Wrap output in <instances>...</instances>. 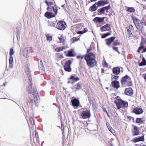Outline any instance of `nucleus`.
Instances as JSON below:
<instances>
[{
  "label": "nucleus",
  "mask_w": 146,
  "mask_h": 146,
  "mask_svg": "<svg viewBox=\"0 0 146 146\" xmlns=\"http://www.w3.org/2000/svg\"><path fill=\"white\" fill-rule=\"evenodd\" d=\"M27 74L30 83L27 88L28 94L26 97V99L28 103L31 104V106L34 102L36 106L37 103H38V100L39 98L37 89L36 87L34 86L33 84L31 83L32 78L31 74L29 72H28Z\"/></svg>",
  "instance_id": "f257e3e1"
},
{
  "label": "nucleus",
  "mask_w": 146,
  "mask_h": 146,
  "mask_svg": "<svg viewBox=\"0 0 146 146\" xmlns=\"http://www.w3.org/2000/svg\"><path fill=\"white\" fill-rule=\"evenodd\" d=\"M95 55L92 52L84 55V59L87 64L88 66L90 67L97 66V62L95 59Z\"/></svg>",
  "instance_id": "f03ea898"
},
{
  "label": "nucleus",
  "mask_w": 146,
  "mask_h": 146,
  "mask_svg": "<svg viewBox=\"0 0 146 146\" xmlns=\"http://www.w3.org/2000/svg\"><path fill=\"white\" fill-rule=\"evenodd\" d=\"M116 100L114 101V103L116 104L118 109H120L122 108H125L128 107V102L121 99L120 97L117 96Z\"/></svg>",
  "instance_id": "7ed1b4c3"
},
{
  "label": "nucleus",
  "mask_w": 146,
  "mask_h": 146,
  "mask_svg": "<svg viewBox=\"0 0 146 146\" xmlns=\"http://www.w3.org/2000/svg\"><path fill=\"white\" fill-rule=\"evenodd\" d=\"M129 79L130 80L131 77L127 75L123 77L121 79V85L123 87L126 86L127 83V81Z\"/></svg>",
  "instance_id": "20e7f679"
},
{
  "label": "nucleus",
  "mask_w": 146,
  "mask_h": 146,
  "mask_svg": "<svg viewBox=\"0 0 146 146\" xmlns=\"http://www.w3.org/2000/svg\"><path fill=\"white\" fill-rule=\"evenodd\" d=\"M66 25L65 22L62 21H59L57 24V28L61 30H64L66 27Z\"/></svg>",
  "instance_id": "39448f33"
},
{
  "label": "nucleus",
  "mask_w": 146,
  "mask_h": 146,
  "mask_svg": "<svg viewBox=\"0 0 146 146\" xmlns=\"http://www.w3.org/2000/svg\"><path fill=\"white\" fill-rule=\"evenodd\" d=\"M81 115L83 119L89 118L91 116L90 111L88 110L83 111L82 112Z\"/></svg>",
  "instance_id": "423d86ee"
},
{
  "label": "nucleus",
  "mask_w": 146,
  "mask_h": 146,
  "mask_svg": "<svg viewBox=\"0 0 146 146\" xmlns=\"http://www.w3.org/2000/svg\"><path fill=\"white\" fill-rule=\"evenodd\" d=\"M143 111V110L142 108L136 107L133 109L131 113H134L135 114L139 115L142 113Z\"/></svg>",
  "instance_id": "0eeeda50"
},
{
  "label": "nucleus",
  "mask_w": 146,
  "mask_h": 146,
  "mask_svg": "<svg viewBox=\"0 0 146 146\" xmlns=\"http://www.w3.org/2000/svg\"><path fill=\"white\" fill-rule=\"evenodd\" d=\"M132 126H133V128L132 129V135L133 136L137 135L139 134V131L138 127L133 125Z\"/></svg>",
  "instance_id": "6e6552de"
},
{
  "label": "nucleus",
  "mask_w": 146,
  "mask_h": 146,
  "mask_svg": "<svg viewBox=\"0 0 146 146\" xmlns=\"http://www.w3.org/2000/svg\"><path fill=\"white\" fill-rule=\"evenodd\" d=\"M110 25L108 23L102 26L100 28V31L102 32L110 31L111 30Z\"/></svg>",
  "instance_id": "1a4fd4ad"
},
{
  "label": "nucleus",
  "mask_w": 146,
  "mask_h": 146,
  "mask_svg": "<svg viewBox=\"0 0 146 146\" xmlns=\"http://www.w3.org/2000/svg\"><path fill=\"white\" fill-rule=\"evenodd\" d=\"M31 51V48H26L23 51V55L26 58H28L29 57L28 54L30 53Z\"/></svg>",
  "instance_id": "9d476101"
},
{
  "label": "nucleus",
  "mask_w": 146,
  "mask_h": 146,
  "mask_svg": "<svg viewBox=\"0 0 146 146\" xmlns=\"http://www.w3.org/2000/svg\"><path fill=\"white\" fill-rule=\"evenodd\" d=\"M71 102L72 106L74 107H78L80 104L79 100L76 98L72 99L71 100Z\"/></svg>",
  "instance_id": "9b49d317"
},
{
  "label": "nucleus",
  "mask_w": 146,
  "mask_h": 146,
  "mask_svg": "<svg viewBox=\"0 0 146 146\" xmlns=\"http://www.w3.org/2000/svg\"><path fill=\"white\" fill-rule=\"evenodd\" d=\"M124 93L127 95L131 96L133 94V90L130 87L126 88L125 90Z\"/></svg>",
  "instance_id": "f8f14e48"
},
{
  "label": "nucleus",
  "mask_w": 146,
  "mask_h": 146,
  "mask_svg": "<svg viewBox=\"0 0 146 146\" xmlns=\"http://www.w3.org/2000/svg\"><path fill=\"white\" fill-rule=\"evenodd\" d=\"M44 16L48 19H50L55 17V15L50 11H47L44 14Z\"/></svg>",
  "instance_id": "ddd939ff"
},
{
  "label": "nucleus",
  "mask_w": 146,
  "mask_h": 146,
  "mask_svg": "<svg viewBox=\"0 0 146 146\" xmlns=\"http://www.w3.org/2000/svg\"><path fill=\"white\" fill-rule=\"evenodd\" d=\"M115 36H111L108 39H106L105 40L106 41V44L108 46H110V45L112 42H113L115 39Z\"/></svg>",
  "instance_id": "4468645a"
},
{
  "label": "nucleus",
  "mask_w": 146,
  "mask_h": 146,
  "mask_svg": "<svg viewBox=\"0 0 146 146\" xmlns=\"http://www.w3.org/2000/svg\"><path fill=\"white\" fill-rule=\"evenodd\" d=\"M111 85L113 88L116 89H118L120 87L119 82L118 80L113 81L111 82Z\"/></svg>",
  "instance_id": "2eb2a0df"
},
{
  "label": "nucleus",
  "mask_w": 146,
  "mask_h": 146,
  "mask_svg": "<svg viewBox=\"0 0 146 146\" xmlns=\"http://www.w3.org/2000/svg\"><path fill=\"white\" fill-rule=\"evenodd\" d=\"M108 3L109 2L107 0H100L96 3L98 7L103 6Z\"/></svg>",
  "instance_id": "dca6fc26"
},
{
  "label": "nucleus",
  "mask_w": 146,
  "mask_h": 146,
  "mask_svg": "<svg viewBox=\"0 0 146 146\" xmlns=\"http://www.w3.org/2000/svg\"><path fill=\"white\" fill-rule=\"evenodd\" d=\"M105 18L104 17H96L93 19V21L95 23H101L104 21Z\"/></svg>",
  "instance_id": "f3484780"
},
{
  "label": "nucleus",
  "mask_w": 146,
  "mask_h": 146,
  "mask_svg": "<svg viewBox=\"0 0 146 146\" xmlns=\"http://www.w3.org/2000/svg\"><path fill=\"white\" fill-rule=\"evenodd\" d=\"M121 70L119 67H116L113 68L112 70V72L114 74L118 75L120 73Z\"/></svg>",
  "instance_id": "a211bd4d"
},
{
  "label": "nucleus",
  "mask_w": 146,
  "mask_h": 146,
  "mask_svg": "<svg viewBox=\"0 0 146 146\" xmlns=\"http://www.w3.org/2000/svg\"><path fill=\"white\" fill-rule=\"evenodd\" d=\"M39 60L40 61L38 63L39 68L40 70H40L42 72L44 71V68L42 61L41 59H39Z\"/></svg>",
  "instance_id": "6ab92c4d"
},
{
  "label": "nucleus",
  "mask_w": 146,
  "mask_h": 146,
  "mask_svg": "<svg viewBox=\"0 0 146 146\" xmlns=\"http://www.w3.org/2000/svg\"><path fill=\"white\" fill-rule=\"evenodd\" d=\"M97 3H96L90 7L89 9V10L90 11H94L96 10L98 8V6H96Z\"/></svg>",
  "instance_id": "aec40b11"
},
{
  "label": "nucleus",
  "mask_w": 146,
  "mask_h": 146,
  "mask_svg": "<svg viewBox=\"0 0 146 146\" xmlns=\"http://www.w3.org/2000/svg\"><path fill=\"white\" fill-rule=\"evenodd\" d=\"M74 50L73 49H71L70 50H69L67 54L66 55L67 57H74V54H73Z\"/></svg>",
  "instance_id": "412c9836"
},
{
  "label": "nucleus",
  "mask_w": 146,
  "mask_h": 146,
  "mask_svg": "<svg viewBox=\"0 0 146 146\" xmlns=\"http://www.w3.org/2000/svg\"><path fill=\"white\" fill-rule=\"evenodd\" d=\"M76 75H72L71 76V77L68 78V80H72L73 81H77L80 80V78L78 77H74Z\"/></svg>",
  "instance_id": "4be33fe9"
},
{
  "label": "nucleus",
  "mask_w": 146,
  "mask_h": 146,
  "mask_svg": "<svg viewBox=\"0 0 146 146\" xmlns=\"http://www.w3.org/2000/svg\"><path fill=\"white\" fill-rule=\"evenodd\" d=\"M97 11L98 12V15H100L105 14V11L104 7L98 9Z\"/></svg>",
  "instance_id": "5701e85b"
},
{
  "label": "nucleus",
  "mask_w": 146,
  "mask_h": 146,
  "mask_svg": "<svg viewBox=\"0 0 146 146\" xmlns=\"http://www.w3.org/2000/svg\"><path fill=\"white\" fill-rule=\"evenodd\" d=\"M139 66H142L146 65V60L144 57H143L142 61L139 63Z\"/></svg>",
  "instance_id": "b1692460"
},
{
  "label": "nucleus",
  "mask_w": 146,
  "mask_h": 146,
  "mask_svg": "<svg viewBox=\"0 0 146 146\" xmlns=\"http://www.w3.org/2000/svg\"><path fill=\"white\" fill-rule=\"evenodd\" d=\"M146 43V39L143 37H141V40L140 43V46L144 47V44Z\"/></svg>",
  "instance_id": "393cba45"
},
{
  "label": "nucleus",
  "mask_w": 146,
  "mask_h": 146,
  "mask_svg": "<svg viewBox=\"0 0 146 146\" xmlns=\"http://www.w3.org/2000/svg\"><path fill=\"white\" fill-rule=\"evenodd\" d=\"M76 86V87H75L76 88V91L80 90L82 88V84L81 82H78Z\"/></svg>",
  "instance_id": "a878e982"
},
{
  "label": "nucleus",
  "mask_w": 146,
  "mask_h": 146,
  "mask_svg": "<svg viewBox=\"0 0 146 146\" xmlns=\"http://www.w3.org/2000/svg\"><path fill=\"white\" fill-rule=\"evenodd\" d=\"M111 35V33L110 32H108L106 33H105L102 35L101 38H105L107 36H108L109 35Z\"/></svg>",
  "instance_id": "bb28decb"
},
{
  "label": "nucleus",
  "mask_w": 146,
  "mask_h": 146,
  "mask_svg": "<svg viewBox=\"0 0 146 146\" xmlns=\"http://www.w3.org/2000/svg\"><path fill=\"white\" fill-rule=\"evenodd\" d=\"M72 64V62L70 60H69L68 61H67L65 63L64 66L65 67L66 66H71V64Z\"/></svg>",
  "instance_id": "cd10ccee"
},
{
  "label": "nucleus",
  "mask_w": 146,
  "mask_h": 146,
  "mask_svg": "<svg viewBox=\"0 0 146 146\" xmlns=\"http://www.w3.org/2000/svg\"><path fill=\"white\" fill-rule=\"evenodd\" d=\"M136 122L137 123H142L143 120L141 118H137L136 119Z\"/></svg>",
  "instance_id": "c85d7f7f"
},
{
  "label": "nucleus",
  "mask_w": 146,
  "mask_h": 146,
  "mask_svg": "<svg viewBox=\"0 0 146 146\" xmlns=\"http://www.w3.org/2000/svg\"><path fill=\"white\" fill-rule=\"evenodd\" d=\"M64 70L68 72H70L72 70L71 68V66H66L65 67V66H64Z\"/></svg>",
  "instance_id": "c756f323"
},
{
  "label": "nucleus",
  "mask_w": 146,
  "mask_h": 146,
  "mask_svg": "<svg viewBox=\"0 0 146 146\" xmlns=\"http://www.w3.org/2000/svg\"><path fill=\"white\" fill-rule=\"evenodd\" d=\"M127 11L131 13H133L135 11V9L133 7H129L127 9Z\"/></svg>",
  "instance_id": "7c9ffc66"
},
{
  "label": "nucleus",
  "mask_w": 146,
  "mask_h": 146,
  "mask_svg": "<svg viewBox=\"0 0 146 146\" xmlns=\"http://www.w3.org/2000/svg\"><path fill=\"white\" fill-rule=\"evenodd\" d=\"M35 137L33 139L34 141L35 139H36V141L37 143H39V138L38 137V133H35Z\"/></svg>",
  "instance_id": "2f4dec72"
},
{
  "label": "nucleus",
  "mask_w": 146,
  "mask_h": 146,
  "mask_svg": "<svg viewBox=\"0 0 146 146\" xmlns=\"http://www.w3.org/2000/svg\"><path fill=\"white\" fill-rule=\"evenodd\" d=\"M127 86H131L132 85V81L131 80V79L130 80L129 79H128V80L127 81Z\"/></svg>",
  "instance_id": "473e14b6"
},
{
  "label": "nucleus",
  "mask_w": 146,
  "mask_h": 146,
  "mask_svg": "<svg viewBox=\"0 0 146 146\" xmlns=\"http://www.w3.org/2000/svg\"><path fill=\"white\" fill-rule=\"evenodd\" d=\"M58 39L60 40L59 42L64 43L65 41L64 37L62 36V35H61L60 37H58Z\"/></svg>",
  "instance_id": "72a5a7b5"
},
{
  "label": "nucleus",
  "mask_w": 146,
  "mask_h": 146,
  "mask_svg": "<svg viewBox=\"0 0 146 146\" xmlns=\"http://www.w3.org/2000/svg\"><path fill=\"white\" fill-rule=\"evenodd\" d=\"M104 11H106V13H108V10L110 9L111 7L110 5H109L107 6H105L104 7Z\"/></svg>",
  "instance_id": "f704fd0d"
},
{
  "label": "nucleus",
  "mask_w": 146,
  "mask_h": 146,
  "mask_svg": "<svg viewBox=\"0 0 146 146\" xmlns=\"http://www.w3.org/2000/svg\"><path fill=\"white\" fill-rule=\"evenodd\" d=\"M120 44L118 40H114L113 43V45L114 46L119 45Z\"/></svg>",
  "instance_id": "c9c22d12"
},
{
  "label": "nucleus",
  "mask_w": 146,
  "mask_h": 146,
  "mask_svg": "<svg viewBox=\"0 0 146 146\" xmlns=\"http://www.w3.org/2000/svg\"><path fill=\"white\" fill-rule=\"evenodd\" d=\"M137 137L139 141H144V135L142 136H141L138 137Z\"/></svg>",
  "instance_id": "e433bc0d"
},
{
  "label": "nucleus",
  "mask_w": 146,
  "mask_h": 146,
  "mask_svg": "<svg viewBox=\"0 0 146 146\" xmlns=\"http://www.w3.org/2000/svg\"><path fill=\"white\" fill-rule=\"evenodd\" d=\"M64 46H63L62 47H59L58 48H57L55 49V50L57 52H60L62 51L63 50V47H64Z\"/></svg>",
  "instance_id": "4c0bfd02"
},
{
  "label": "nucleus",
  "mask_w": 146,
  "mask_h": 146,
  "mask_svg": "<svg viewBox=\"0 0 146 146\" xmlns=\"http://www.w3.org/2000/svg\"><path fill=\"white\" fill-rule=\"evenodd\" d=\"M9 61L10 64H12L13 62V56H10V58L9 59Z\"/></svg>",
  "instance_id": "58836bf2"
},
{
  "label": "nucleus",
  "mask_w": 146,
  "mask_h": 146,
  "mask_svg": "<svg viewBox=\"0 0 146 146\" xmlns=\"http://www.w3.org/2000/svg\"><path fill=\"white\" fill-rule=\"evenodd\" d=\"M107 126L108 128L109 131H110L111 133H112L113 134L114 131L112 128L111 127V126H110L109 125H107Z\"/></svg>",
  "instance_id": "ea45409f"
},
{
  "label": "nucleus",
  "mask_w": 146,
  "mask_h": 146,
  "mask_svg": "<svg viewBox=\"0 0 146 146\" xmlns=\"http://www.w3.org/2000/svg\"><path fill=\"white\" fill-rule=\"evenodd\" d=\"M79 39V38L76 37H73L72 38V43H74L75 41H77Z\"/></svg>",
  "instance_id": "a19ab883"
},
{
  "label": "nucleus",
  "mask_w": 146,
  "mask_h": 146,
  "mask_svg": "<svg viewBox=\"0 0 146 146\" xmlns=\"http://www.w3.org/2000/svg\"><path fill=\"white\" fill-rule=\"evenodd\" d=\"M126 118L129 120V121H130L131 120H132L133 121H134V118L133 117L129 116H126Z\"/></svg>",
  "instance_id": "79ce46f5"
},
{
  "label": "nucleus",
  "mask_w": 146,
  "mask_h": 146,
  "mask_svg": "<svg viewBox=\"0 0 146 146\" xmlns=\"http://www.w3.org/2000/svg\"><path fill=\"white\" fill-rule=\"evenodd\" d=\"M47 10L50 11H52L53 9H54V7L52 6H48Z\"/></svg>",
  "instance_id": "37998d69"
},
{
  "label": "nucleus",
  "mask_w": 146,
  "mask_h": 146,
  "mask_svg": "<svg viewBox=\"0 0 146 146\" xmlns=\"http://www.w3.org/2000/svg\"><path fill=\"white\" fill-rule=\"evenodd\" d=\"M46 37L47 40L51 41L52 40V36H49L48 34H47L46 35Z\"/></svg>",
  "instance_id": "c03bdc74"
},
{
  "label": "nucleus",
  "mask_w": 146,
  "mask_h": 146,
  "mask_svg": "<svg viewBox=\"0 0 146 146\" xmlns=\"http://www.w3.org/2000/svg\"><path fill=\"white\" fill-rule=\"evenodd\" d=\"M58 9L56 8L55 6H54V9H53L52 11L54 12L55 15H56L58 13Z\"/></svg>",
  "instance_id": "a18cd8bd"
},
{
  "label": "nucleus",
  "mask_w": 146,
  "mask_h": 146,
  "mask_svg": "<svg viewBox=\"0 0 146 146\" xmlns=\"http://www.w3.org/2000/svg\"><path fill=\"white\" fill-rule=\"evenodd\" d=\"M127 32L128 34H129V37H132L133 36V34L131 32V30H129L128 29H127Z\"/></svg>",
  "instance_id": "49530a36"
},
{
  "label": "nucleus",
  "mask_w": 146,
  "mask_h": 146,
  "mask_svg": "<svg viewBox=\"0 0 146 146\" xmlns=\"http://www.w3.org/2000/svg\"><path fill=\"white\" fill-rule=\"evenodd\" d=\"M14 53V51L13 48H10L9 52L10 56H12Z\"/></svg>",
  "instance_id": "de8ad7c7"
},
{
  "label": "nucleus",
  "mask_w": 146,
  "mask_h": 146,
  "mask_svg": "<svg viewBox=\"0 0 146 146\" xmlns=\"http://www.w3.org/2000/svg\"><path fill=\"white\" fill-rule=\"evenodd\" d=\"M44 2L48 6H50V5H53V2H49L47 0H45L44 1Z\"/></svg>",
  "instance_id": "09e8293b"
},
{
  "label": "nucleus",
  "mask_w": 146,
  "mask_h": 146,
  "mask_svg": "<svg viewBox=\"0 0 146 146\" xmlns=\"http://www.w3.org/2000/svg\"><path fill=\"white\" fill-rule=\"evenodd\" d=\"M30 121L31 124L32 125H33L35 124V121L33 118V117H30Z\"/></svg>",
  "instance_id": "8fccbe9b"
},
{
  "label": "nucleus",
  "mask_w": 146,
  "mask_h": 146,
  "mask_svg": "<svg viewBox=\"0 0 146 146\" xmlns=\"http://www.w3.org/2000/svg\"><path fill=\"white\" fill-rule=\"evenodd\" d=\"M127 29H128L129 30L132 31L133 29V27L132 25H130L129 27H127Z\"/></svg>",
  "instance_id": "3c124183"
},
{
  "label": "nucleus",
  "mask_w": 146,
  "mask_h": 146,
  "mask_svg": "<svg viewBox=\"0 0 146 146\" xmlns=\"http://www.w3.org/2000/svg\"><path fill=\"white\" fill-rule=\"evenodd\" d=\"M55 23L52 22H51L49 23V26L50 27H54L55 26Z\"/></svg>",
  "instance_id": "603ef678"
},
{
  "label": "nucleus",
  "mask_w": 146,
  "mask_h": 146,
  "mask_svg": "<svg viewBox=\"0 0 146 146\" xmlns=\"http://www.w3.org/2000/svg\"><path fill=\"white\" fill-rule=\"evenodd\" d=\"M144 47L143 46H140L138 48V49L137 50V52L140 53V51Z\"/></svg>",
  "instance_id": "864d4df0"
},
{
  "label": "nucleus",
  "mask_w": 146,
  "mask_h": 146,
  "mask_svg": "<svg viewBox=\"0 0 146 146\" xmlns=\"http://www.w3.org/2000/svg\"><path fill=\"white\" fill-rule=\"evenodd\" d=\"M133 141L134 143H136L137 142L139 141L137 137L134 138L133 139Z\"/></svg>",
  "instance_id": "5fc2aeb1"
},
{
  "label": "nucleus",
  "mask_w": 146,
  "mask_h": 146,
  "mask_svg": "<svg viewBox=\"0 0 146 146\" xmlns=\"http://www.w3.org/2000/svg\"><path fill=\"white\" fill-rule=\"evenodd\" d=\"M84 57V55H83L81 56V55H80L77 56L76 58L77 59H79L81 58V59H82Z\"/></svg>",
  "instance_id": "6e6d98bb"
},
{
  "label": "nucleus",
  "mask_w": 146,
  "mask_h": 146,
  "mask_svg": "<svg viewBox=\"0 0 146 146\" xmlns=\"http://www.w3.org/2000/svg\"><path fill=\"white\" fill-rule=\"evenodd\" d=\"M111 75L112 76H113V78L115 80H118L119 78V76L117 75H114L113 76L112 74H111Z\"/></svg>",
  "instance_id": "4d7b16f0"
},
{
  "label": "nucleus",
  "mask_w": 146,
  "mask_h": 146,
  "mask_svg": "<svg viewBox=\"0 0 146 146\" xmlns=\"http://www.w3.org/2000/svg\"><path fill=\"white\" fill-rule=\"evenodd\" d=\"M113 49L116 52H117V50H118V48L117 47L113 46L112 47Z\"/></svg>",
  "instance_id": "13d9d810"
},
{
  "label": "nucleus",
  "mask_w": 146,
  "mask_h": 146,
  "mask_svg": "<svg viewBox=\"0 0 146 146\" xmlns=\"http://www.w3.org/2000/svg\"><path fill=\"white\" fill-rule=\"evenodd\" d=\"M77 33L78 34H83L84 33L83 31H77Z\"/></svg>",
  "instance_id": "bf43d9fd"
},
{
  "label": "nucleus",
  "mask_w": 146,
  "mask_h": 146,
  "mask_svg": "<svg viewBox=\"0 0 146 146\" xmlns=\"http://www.w3.org/2000/svg\"><path fill=\"white\" fill-rule=\"evenodd\" d=\"M103 110L104 111L106 112V113L108 116V117H110V115L108 114V113L107 111V110L105 108H104V109H103Z\"/></svg>",
  "instance_id": "052dcab7"
},
{
  "label": "nucleus",
  "mask_w": 146,
  "mask_h": 146,
  "mask_svg": "<svg viewBox=\"0 0 146 146\" xmlns=\"http://www.w3.org/2000/svg\"><path fill=\"white\" fill-rule=\"evenodd\" d=\"M92 50V49L91 48H90L89 49H87V54H88V53H90V52H89L90 51H91Z\"/></svg>",
  "instance_id": "680f3d73"
},
{
  "label": "nucleus",
  "mask_w": 146,
  "mask_h": 146,
  "mask_svg": "<svg viewBox=\"0 0 146 146\" xmlns=\"http://www.w3.org/2000/svg\"><path fill=\"white\" fill-rule=\"evenodd\" d=\"M104 67H107L108 66V63L106 62V61H105V62L104 63Z\"/></svg>",
  "instance_id": "e2e57ef3"
},
{
  "label": "nucleus",
  "mask_w": 146,
  "mask_h": 146,
  "mask_svg": "<svg viewBox=\"0 0 146 146\" xmlns=\"http://www.w3.org/2000/svg\"><path fill=\"white\" fill-rule=\"evenodd\" d=\"M138 20L137 18H135L133 19V21L134 23H135V22H137Z\"/></svg>",
  "instance_id": "0e129e2a"
},
{
  "label": "nucleus",
  "mask_w": 146,
  "mask_h": 146,
  "mask_svg": "<svg viewBox=\"0 0 146 146\" xmlns=\"http://www.w3.org/2000/svg\"><path fill=\"white\" fill-rule=\"evenodd\" d=\"M143 51L142 52V53H143L144 52H146V47L145 48H143Z\"/></svg>",
  "instance_id": "69168bd1"
},
{
  "label": "nucleus",
  "mask_w": 146,
  "mask_h": 146,
  "mask_svg": "<svg viewBox=\"0 0 146 146\" xmlns=\"http://www.w3.org/2000/svg\"><path fill=\"white\" fill-rule=\"evenodd\" d=\"M83 31L84 32V33H85L88 30L86 28H85Z\"/></svg>",
  "instance_id": "338daca9"
},
{
  "label": "nucleus",
  "mask_w": 146,
  "mask_h": 146,
  "mask_svg": "<svg viewBox=\"0 0 146 146\" xmlns=\"http://www.w3.org/2000/svg\"><path fill=\"white\" fill-rule=\"evenodd\" d=\"M64 58V57L63 56L62 54L60 55V59L63 58Z\"/></svg>",
  "instance_id": "774afa93"
}]
</instances>
